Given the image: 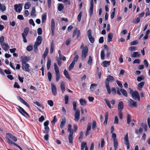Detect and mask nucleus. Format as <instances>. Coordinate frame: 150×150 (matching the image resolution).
I'll use <instances>...</instances> for the list:
<instances>
[{"mask_svg": "<svg viewBox=\"0 0 150 150\" xmlns=\"http://www.w3.org/2000/svg\"><path fill=\"white\" fill-rule=\"evenodd\" d=\"M114 80V79L113 76L110 75H109L107 77L106 79V81H105V87L108 93L109 94H110L111 93L110 88L109 85V81H112Z\"/></svg>", "mask_w": 150, "mask_h": 150, "instance_id": "nucleus-1", "label": "nucleus"}, {"mask_svg": "<svg viewBox=\"0 0 150 150\" xmlns=\"http://www.w3.org/2000/svg\"><path fill=\"white\" fill-rule=\"evenodd\" d=\"M6 139L9 144H11V142H16L17 140V138L15 136L9 133H6Z\"/></svg>", "mask_w": 150, "mask_h": 150, "instance_id": "nucleus-2", "label": "nucleus"}, {"mask_svg": "<svg viewBox=\"0 0 150 150\" xmlns=\"http://www.w3.org/2000/svg\"><path fill=\"white\" fill-rule=\"evenodd\" d=\"M129 92L132 98L134 99H137L139 101H140V97L139 94L137 91H134L131 88H129Z\"/></svg>", "mask_w": 150, "mask_h": 150, "instance_id": "nucleus-3", "label": "nucleus"}, {"mask_svg": "<svg viewBox=\"0 0 150 150\" xmlns=\"http://www.w3.org/2000/svg\"><path fill=\"white\" fill-rule=\"evenodd\" d=\"M54 66L55 72L56 81L58 82L59 80L60 76L59 67L56 63H54Z\"/></svg>", "mask_w": 150, "mask_h": 150, "instance_id": "nucleus-4", "label": "nucleus"}, {"mask_svg": "<svg viewBox=\"0 0 150 150\" xmlns=\"http://www.w3.org/2000/svg\"><path fill=\"white\" fill-rule=\"evenodd\" d=\"M88 47H84L82 50L81 57L82 59L85 60L86 57L88 53Z\"/></svg>", "mask_w": 150, "mask_h": 150, "instance_id": "nucleus-5", "label": "nucleus"}, {"mask_svg": "<svg viewBox=\"0 0 150 150\" xmlns=\"http://www.w3.org/2000/svg\"><path fill=\"white\" fill-rule=\"evenodd\" d=\"M55 21L53 18H52L51 23V35L53 36L54 35V30L55 28Z\"/></svg>", "mask_w": 150, "mask_h": 150, "instance_id": "nucleus-6", "label": "nucleus"}, {"mask_svg": "<svg viewBox=\"0 0 150 150\" xmlns=\"http://www.w3.org/2000/svg\"><path fill=\"white\" fill-rule=\"evenodd\" d=\"M49 121L48 120L46 121L44 123V125L45 127V130L43 131L44 133H48L49 130V128L48 126Z\"/></svg>", "mask_w": 150, "mask_h": 150, "instance_id": "nucleus-7", "label": "nucleus"}, {"mask_svg": "<svg viewBox=\"0 0 150 150\" xmlns=\"http://www.w3.org/2000/svg\"><path fill=\"white\" fill-rule=\"evenodd\" d=\"M22 68L24 71L29 72H30V69L29 67L30 66L29 64L27 63L22 64Z\"/></svg>", "mask_w": 150, "mask_h": 150, "instance_id": "nucleus-8", "label": "nucleus"}, {"mask_svg": "<svg viewBox=\"0 0 150 150\" xmlns=\"http://www.w3.org/2000/svg\"><path fill=\"white\" fill-rule=\"evenodd\" d=\"M128 139V135L127 133L124 138V141L125 144L127 145V149L130 148L129 142Z\"/></svg>", "mask_w": 150, "mask_h": 150, "instance_id": "nucleus-9", "label": "nucleus"}, {"mask_svg": "<svg viewBox=\"0 0 150 150\" xmlns=\"http://www.w3.org/2000/svg\"><path fill=\"white\" fill-rule=\"evenodd\" d=\"M128 105L131 107H136L137 106V103L134 101L132 99H130L128 101Z\"/></svg>", "mask_w": 150, "mask_h": 150, "instance_id": "nucleus-10", "label": "nucleus"}, {"mask_svg": "<svg viewBox=\"0 0 150 150\" xmlns=\"http://www.w3.org/2000/svg\"><path fill=\"white\" fill-rule=\"evenodd\" d=\"M80 117V111L79 110H76L74 114V120L76 121H78L79 118Z\"/></svg>", "mask_w": 150, "mask_h": 150, "instance_id": "nucleus-11", "label": "nucleus"}, {"mask_svg": "<svg viewBox=\"0 0 150 150\" xmlns=\"http://www.w3.org/2000/svg\"><path fill=\"white\" fill-rule=\"evenodd\" d=\"M51 90L53 95L56 96L57 94V89L56 86L53 83H51Z\"/></svg>", "mask_w": 150, "mask_h": 150, "instance_id": "nucleus-12", "label": "nucleus"}, {"mask_svg": "<svg viewBox=\"0 0 150 150\" xmlns=\"http://www.w3.org/2000/svg\"><path fill=\"white\" fill-rule=\"evenodd\" d=\"M14 7L15 10L16 12H20L22 10V5L21 4H15L14 6Z\"/></svg>", "mask_w": 150, "mask_h": 150, "instance_id": "nucleus-13", "label": "nucleus"}, {"mask_svg": "<svg viewBox=\"0 0 150 150\" xmlns=\"http://www.w3.org/2000/svg\"><path fill=\"white\" fill-rule=\"evenodd\" d=\"M42 40V37L41 36H38L37 38L36 41L34 44L39 45L41 43Z\"/></svg>", "mask_w": 150, "mask_h": 150, "instance_id": "nucleus-14", "label": "nucleus"}, {"mask_svg": "<svg viewBox=\"0 0 150 150\" xmlns=\"http://www.w3.org/2000/svg\"><path fill=\"white\" fill-rule=\"evenodd\" d=\"M22 64H27V62L29 60L28 58L26 56H21V57Z\"/></svg>", "mask_w": 150, "mask_h": 150, "instance_id": "nucleus-15", "label": "nucleus"}, {"mask_svg": "<svg viewBox=\"0 0 150 150\" xmlns=\"http://www.w3.org/2000/svg\"><path fill=\"white\" fill-rule=\"evenodd\" d=\"M17 98L18 100L23 104H24L26 106L28 107L29 108L30 106L24 100H23L21 98L20 96H17Z\"/></svg>", "mask_w": 150, "mask_h": 150, "instance_id": "nucleus-16", "label": "nucleus"}, {"mask_svg": "<svg viewBox=\"0 0 150 150\" xmlns=\"http://www.w3.org/2000/svg\"><path fill=\"white\" fill-rule=\"evenodd\" d=\"M17 98L18 100L23 104H24L26 106L28 107L29 108L30 106L24 100H23L21 98L20 96H17Z\"/></svg>", "mask_w": 150, "mask_h": 150, "instance_id": "nucleus-17", "label": "nucleus"}, {"mask_svg": "<svg viewBox=\"0 0 150 150\" xmlns=\"http://www.w3.org/2000/svg\"><path fill=\"white\" fill-rule=\"evenodd\" d=\"M2 48L6 51H7L9 49V47L6 43H4L1 45Z\"/></svg>", "mask_w": 150, "mask_h": 150, "instance_id": "nucleus-18", "label": "nucleus"}, {"mask_svg": "<svg viewBox=\"0 0 150 150\" xmlns=\"http://www.w3.org/2000/svg\"><path fill=\"white\" fill-rule=\"evenodd\" d=\"M93 0H91L90 2V7L89 9V13L90 15L93 14Z\"/></svg>", "mask_w": 150, "mask_h": 150, "instance_id": "nucleus-19", "label": "nucleus"}, {"mask_svg": "<svg viewBox=\"0 0 150 150\" xmlns=\"http://www.w3.org/2000/svg\"><path fill=\"white\" fill-rule=\"evenodd\" d=\"M118 110L119 111H122L123 108V103L122 101L119 102L118 105Z\"/></svg>", "mask_w": 150, "mask_h": 150, "instance_id": "nucleus-20", "label": "nucleus"}, {"mask_svg": "<svg viewBox=\"0 0 150 150\" xmlns=\"http://www.w3.org/2000/svg\"><path fill=\"white\" fill-rule=\"evenodd\" d=\"M18 107L20 109V110H18L22 115L25 116V115L23 114V113H24L28 116H29V115L20 106H19Z\"/></svg>", "mask_w": 150, "mask_h": 150, "instance_id": "nucleus-21", "label": "nucleus"}, {"mask_svg": "<svg viewBox=\"0 0 150 150\" xmlns=\"http://www.w3.org/2000/svg\"><path fill=\"white\" fill-rule=\"evenodd\" d=\"M60 87L61 89V91L62 93H64L65 91V83L63 81L60 84Z\"/></svg>", "mask_w": 150, "mask_h": 150, "instance_id": "nucleus-22", "label": "nucleus"}, {"mask_svg": "<svg viewBox=\"0 0 150 150\" xmlns=\"http://www.w3.org/2000/svg\"><path fill=\"white\" fill-rule=\"evenodd\" d=\"M110 61H104L102 62V65L104 67H106L110 65Z\"/></svg>", "mask_w": 150, "mask_h": 150, "instance_id": "nucleus-23", "label": "nucleus"}, {"mask_svg": "<svg viewBox=\"0 0 150 150\" xmlns=\"http://www.w3.org/2000/svg\"><path fill=\"white\" fill-rule=\"evenodd\" d=\"M73 133L71 132L69 133V135L68 136V138L69 141V142L70 143H72L73 142Z\"/></svg>", "mask_w": 150, "mask_h": 150, "instance_id": "nucleus-24", "label": "nucleus"}, {"mask_svg": "<svg viewBox=\"0 0 150 150\" xmlns=\"http://www.w3.org/2000/svg\"><path fill=\"white\" fill-rule=\"evenodd\" d=\"M36 11L35 8V7H33L32 8V11L30 13V15L32 17H35L36 16L35 14Z\"/></svg>", "mask_w": 150, "mask_h": 150, "instance_id": "nucleus-25", "label": "nucleus"}, {"mask_svg": "<svg viewBox=\"0 0 150 150\" xmlns=\"http://www.w3.org/2000/svg\"><path fill=\"white\" fill-rule=\"evenodd\" d=\"M113 37V34L112 33H109L108 36V42H109L112 41V38Z\"/></svg>", "mask_w": 150, "mask_h": 150, "instance_id": "nucleus-26", "label": "nucleus"}, {"mask_svg": "<svg viewBox=\"0 0 150 150\" xmlns=\"http://www.w3.org/2000/svg\"><path fill=\"white\" fill-rule=\"evenodd\" d=\"M64 7L63 4H57V9L59 11H62L64 8Z\"/></svg>", "mask_w": 150, "mask_h": 150, "instance_id": "nucleus-27", "label": "nucleus"}, {"mask_svg": "<svg viewBox=\"0 0 150 150\" xmlns=\"http://www.w3.org/2000/svg\"><path fill=\"white\" fill-rule=\"evenodd\" d=\"M48 49L47 47H46L45 48V51L43 55H42V57L44 58V59H45L46 56H47L48 53Z\"/></svg>", "mask_w": 150, "mask_h": 150, "instance_id": "nucleus-28", "label": "nucleus"}, {"mask_svg": "<svg viewBox=\"0 0 150 150\" xmlns=\"http://www.w3.org/2000/svg\"><path fill=\"white\" fill-rule=\"evenodd\" d=\"M120 91L124 96L126 97H127L128 95L127 92L125 89L121 88L120 89Z\"/></svg>", "mask_w": 150, "mask_h": 150, "instance_id": "nucleus-29", "label": "nucleus"}, {"mask_svg": "<svg viewBox=\"0 0 150 150\" xmlns=\"http://www.w3.org/2000/svg\"><path fill=\"white\" fill-rule=\"evenodd\" d=\"M140 55V54L138 52H134L133 53L131 56L133 57H139Z\"/></svg>", "mask_w": 150, "mask_h": 150, "instance_id": "nucleus-30", "label": "nucleus"}, {"mask_svg": "<svg viewBox=\"0 0 150 150\" xmlns=\"http://www.w3.org/2000/svg\"><path fill=\"white\" fill-rule=\"evenodd\" d=\"M29 31V29L28 28H25L24 30L23 33H22V35L27 36Z\"/></svg>", "mask_w": 150, "mask_h": 150, "instance_id": "nucleus-31", "label": "nucleus"}, {"mask_svg": "<svg viewBox=\"0 0 150 150\" xmlns=\"http://www.w3.org/2000/svg\"><path fill=\"white\" fill-rule=\"evenodd\" d=\"M108 112H106L105 113V121L104 122V125H106L107 124L108 118Z\"/></svg>", "mask_w": 150, "mask_h": 150, "instance_id": "nucleus-32", "label": "nucleus"}, {"mask_svg": "<svg viewBox=\"0 0 150 150\" xmlns=\"http://www.w3.org/2000/svg\"><path fill=\"white\" fill-rule=\"evenodd\" d=\"M144 84V82H142L140 83L138 85V89L139 90H141L142 87Z\"/></svg>", "mask_w": 150, "mask_h": 150, "instance_id": "nucleus-33", "label": "nucleus"}, {"mask_svg": "<svg viewBox=\"0 0 150 150\" xmlns=\"http://www.w3.org/2000/svg\"><path fill=\"white\" fill-rule=\"evenodd\" d=\"M47 14L46 13H44L42 16V22L44 23L46 19Z\"/></svg>", "mask_w": 150, "mask_h": 150, "instance_id": "nucleus-34", "label": "nucleus"}, {"mask_svg": "<svg viewBox=\"0 0 150 150\" xmlns=\"http://www.w3.org/2000/svg\"><path fill=\"white\" fill-rule=\"evenodd\" d=\"M6 6L3 4H2L0 3V10L3 12L6 10Z\"/></svg>", "mask_w": 150, "mask_h": 150, "instance_id": "nucleus-35", "label": "nucleus"}, {"mask_svg": "<svg viewBox=\"0 0 150 150\" xmlns=\"http://www.w3.org/2000/svg\"><path fill=\"white\" fill-rule=\"evenodd\" d=\"M86 146H87L86 143L83 141L82 142L81 144V150H84V148H85Z\"/></svg>", "mask_w": 150, "mask_h": 150, "instance_id": "nucleus-36", "label": "nucleus"}, {"mask_svg": "<svg viewBox=\"0 0 150 150\" xmlns=\"http://www.w3.org/2000/svg\"><path fill=\"white\" fill-rule=\"evenodd\" d=\"M51 63V61L49 58H48L47 64V68L48 70H49L50 68Z\"/></svg>", "mask_w": 150, "mask_h": 150, "instance_id": "nucleus-37", "label": "nucleus"}, {"mask_svg": "<svg viewBox=\"0 0 150 150\" xmlns=\"http://www.w3.org/2000/svg\"><path fill=\"white\" fill-rule=\"evenodd\" d=\"M79 102L81 105H85L86 104V101L83 98H81L79 100Z\"/></svg>", "mask_w": 150, "mask_h": 150, "instance_id": "nucleus-38", "label": "nucleus"}, {"mask_svg": "<svg viewBox=\"0 0 150 150\" xmlns=\"http://www.w3.org/2000/svg\"><path fill=\"white\" fill-rule=\"evenodd\" d=\"M114 141V146L115 150H116L117 148L118 142L117 139H115Z\"/></svg>", "mask_w": 150, "mask_h": 150, "instance_id": "nucleus-39", "label": "nucleus"}, {"mask_svg": "<svg viewBox=\"0 0 150 150\" xmlns=\"http://www.w3.org/2000/svg\"><path fill=\"white\" fill-rule=\"evenodd\" d=\"M64 74L67 78L68 79H70V77L69 75L68 74V72L65 69H64Z\"/></svg>", "mask_w": 150, "mask_h": 150, "instance_id": "nucleus-40", "label": "nucleus"}, {"mask_svg": "<svg viewBox=\"0 0 150 150\" xmlns=\"http://www.w3.org/2000/svg\"><path fill=\"white\" fill-rule=\"evenodd\" d=\"M131 121V118L130 115L128 114L127 116V122L128 124H129L130 122Z\"/></svg>", "mask_w": 150, "mask_h": 150, "instance_id": "nucleus-41", "label": "nucleus"}, {"mask_svg": "<svg viewBox=\"0 0 150 150\" xmlns=\"http://www.w3.org/2000/svg\"><path fill=\"white\" fill-rule=\"evenodd\" d=\"M97 84L93 83L90 86V89L91 91H93L95 87H96L97 86Z\"/></svg>", "mask_w": 150, "mask_h": 150, "instance_id": "nucleus-42", "label": "nucleus"}, {"mask_svg": "<svg viewBox=\"0 0 150 150\" xmlns=\"http://www.w3.org/2000/svg\"><path fill=\"white\" fill-rule=\"evenodd\" d=\"M105 100L107 105V106L109 108L111 109V107L110 105V104L109 100L106 98H105Z\"/></svg>", "mask_w": 150, "mask_h": 150, "instance_id": "nucleus-43", "label": "nucleus"}, {"mask_svg": "<svg viewBox=\"0 0 150 150\" xmlns=\"http://www.w3.org/2000/svg\"><path fill=\"white\" fill-rule=\"evenodd\" d=\"M100 57L102 60H104L105 59V53L104 50H102L100 53Z\"/></svg>", "mask_w": 150, "mask_h": 150, "instance_id": "nucleus-44", "label": "nucleus"}, {"mask_svg": "<svg viewBox=\"0 0 150 150\" xmlns=\"http://www.w3.org/2000/svg\"><path fill=\"white\" fill-rule=\"evenodd\" d=\"M78 28H76L73 31L72 35V37L74 38L75 35L77 34L78 31Z\"/></svg>", "mask_w": 150, "mask_h": 150, "instance_id": "nucleus-45", "label": "nucleus"}, {"mask_svg": "<svg viewBox=\"0 0 150 150\" xmlns=\"http://www.w3.org/2000/svg\"><path fill=\"white\" fill-rule=\"evenodd\" d=\"M92 62V59L91 57V56H89V58L87 62V63L91 65Z\"/></svg>", "mask_w": 150, "mask_h": 150, "instance_id": "nucleus-46", "label": "nucleus"}, {"mask_svg": "<svg viewBox=\"0 0 150 150\" xmlns=\"http://www.w3.org/2000/svg\"><path fill=\"white\" fill-rule=\"evenodd\" d=\"M141 127H143L144 128V130L146 131H147V126L146 124H144L143 123H142L141 124Z\"/></svg>", "mask_w": 150, "mask_h": 150, "instance_id": "nucleus-47", "label": "nucleus"}, {"mask_svg": "<svg viewBox=\"0 0 150 150\" xmlns=\"http://www.w3.org/2000/svg\"><path fill=\"white\" fill-rule=\"evenodd\" d=\"M47 76L49 81H50L51 80V79L52 78V75L51 73L50 72H48Z\"/></svg>", "mask_w": 150, "mask_h": 150, "instance_id": "nucleus-48", "label": "nucleus"}, {"mask_svg": "<svg viewBox=\"0 0 150 150\" xmlns=\"http://www.w3.org/2000/svg\"><path fill=\"white\" fill-rule=\"evenodd\" d=\"M67 131L69 132V133L71 132L73 133V130L71 129V125L70 124L68 125V127L67 129Z\"/></svg>", "mask_w": 150, "mask_h": 150, "instance_id": "nucleus-49", "label": "nucleus"}, {"mask_svg": "<svg viewBox=\"0 0 150 150\" xmlns=\"http://www.w3.org/2000/svg\"><path fill=\"white\" fill-rule=\"evenodd\" d=\"M74 64L75 63L72 62L71 63L69 67V71L71 70L73 68Z\"/></svg>", "mask_w": 150, "mask_h": 150, "instance_id": "nucleus-50", "label": "nucleus"}, {"mask_svg": "<svg viewBox=\"0 0 150 150\" xmlns=\"http://www.w3.org/2000/svg\"><path fill=\"white\" fill-rule=\"evenodd\" d=\"M69 100V97L67 95H66L64 97L65 103V104H67L68 103Z\"/></svg>", "mask_w": 150, "mask_h": 150, "instance_id": "nucleus-51", "label": "nucleus"}, {"mask_svg": "<svg viewBox=\"0 0 150 150\" xmlns=\"http://www.w3.org/2000/svg\"><path fill=\"white\" fill-rule=\"evenodd\" d=\"M79 58V57L78 55H76L74 58V59L72 62L75 63V62L77 61Z\"/></svg>", "mask_w": 150, "mask_h": 150, "instance_id": "nucleus-52", "label": "nucleus"}, {"mask_svg": "<svg viewBox=\"0 0 150 150\" xmlns=\"http://www.w3.org/2000/svg\"><path fill=\"white\" fill-rule=\"evenodd\" d=\"M82 15V12L81 11L79 13L77 16V19L80 22L81 20Z\"/></svg>", "mask_w": 150, "mask_h": 150, "instance_id": "nucleus-53", "label": "nucleus"}, {"mask_svg": "<svg viewBox=\"0 0 150 150\" xmlns=\"http://www.w3.org/2000/svg\"><path fill=\"white\" fill-rule=\"evenodd\" d=\"M37 32L38 35H40L42 34V31L41 28H39L37 30Z\"/></svg>", "mask_w": 150, "mask_h": 150, "instance_id": "nucleus-54", "label": "nucleus"}, {"mask_svg": "<svg viewBox=\"0 0 150 150\" xmlns=\"http://www.w3.org/2000/svg\"><path fill=\"white\" fill-rule=\"evenodd\" d=\"M119 122V120L117 116H116L115 117L114 119V124H118Z\"/></svg>", "mask_w": 150, "mask_h": 150, "instance_id": "nucleus-55", "label": "nucleus"}, {"mask_svg": "<svg viewBox=\"0 0 150 150\" xmlns=\"http://www.w3.org/2000/svg\"><path fill=\"white\" fill-rule=\"evenodd\" d=\"M73 110H75V111L76 110H76V102L74 101L73 103Z\"/></svg>", "mask_w": 150, "mask_h": 150, "instance_id": "nucleus-56", "label": "nucleus"}, {"mask_svg": "<svg viewBox=\"0 0 150 150\" xmlns=\"http://www.w3.org/2000/svg\"><path fill=\"white\" fill-rule=\"evenodd\" d=\"M47 103L50 106L52 107L53 106V102L52 100H48L47 101Z\"/></svg>", "mask_w": 150, "mask_h": 150, "instance_id": "nucleus-57", "label": "nucleus"}, {"mask_svg": "<svg viewBox=\"0 0 150 150\" xmlns=\"http://www.w3.org/2000/svg\"><path fill=\"white\" fill-rule=\"evenodd\" d=\"M91 123H88V126L86 130L90 131L91 129Z\"/></svg>", "mask_w": 150, "mask_h": 150, "instance_id": "nucleus-58", "label": "nucleus"}, {"mask_svg": "<svg viewBox=\"0 0 150 150\" xmlns=\"http://www.w3.org/2000/svg\"><path fill=\"white\" fill-rule=\"evenodd\" d=\"M54 46L53 44L52 43L50 45V53L52 54L53 52Z\"/></svg>", "mask_w": 150, "mask_h": 150, "instance_id": "nucleus-59", "label": "nucleus"}, {"mask_svg": "<svg viewBox=\"0 0 150 150\" xmlns=\"http://www.w3.org/2000/svg\"><path fill=\"white\" fill-rule=\"evenodd\" d=\"M105 144V142L103 139H102L101 140V147L102 148Z\"/></svg>", "mask_w": 150, "mask_h": 150, "instance_id": "nucleus-60", "label": "nucleus"}, {"mask_svg": "<svg viewBox=\"0 0 150 150\" xmlns=\"http://www.w3.org/2000/svg\"><path fill=\"white\" fill-rule=\"evenodd\" d=\"M89 40L91 43H93L94 42V39L92 36L88 37Z\"/></svg>", "mask_w": 150, "mask_h": 150, "instance_id": "nucleus-61", "label": "nucleus"}, {"mask_svg": "<svg viewBox=\"0 0 150 150\" xmlns=\"http://www.w3.org/2000/svg\"><path fill=\"white\" fill-rule=\"evenodd\" d=\"M30 3H27L25 4L24 6V8L25 9H28L30 7Z\"/></svg>", "mask_w": 150, "mask_h": 150, "instance_id": "nucleus-62", "label": "nucleus"}, {"mask_svg": "<svg viewBox=\"0 0 150 150\" xmlns=\"http://www.w3.org/2000/svg\"><path fill=\"white\" fill-rule=\"evenodd\" d=\"M18 80L21 83H22L23 82V77H21L19 75L18 76Z\"/></svg>", "mask_w": 150, "mask_h": 150, "instance_id": "nucleus-63", "label": "nucleus"}, {"mask_svg": "<svg viewBox=\"0 0 150 150\" xmlns=\"http://www.w3.org/2000/svg\"><path fill=\"white\" fill-rule=\"evenodd\" d=\"M29 23L30 24L32 25L33 26H34L35 25L34 22L32 19H30L29 20Z\"/></svg>", "mask_w": 150, "mask_h": 150, "instance_id": "nucleus-64", "label": "nucleus"}]
</instances>
